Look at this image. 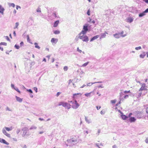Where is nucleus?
I'll list each match as a JSON object with an SVG mask.
<instances>
[{"mask_svg":"<svg viewBox=\"0 0 148 148\" xmlns=\"http://www.w3.org/2000/svg\"><path fill=\"white\" fill-rule=\"evenodd\" d=\"M78 138L79 137L78 136H72L70 139L67 140L68 144L69 145H72L74 144V143H76L77 142Z\"/></svg>","mask_w":148,"mask_h":148,"instance_id":"1","label":"nucleus"},{"mask_svg":"<svg viewBox=\"0 0 148 148\" xmlns=\"http://www.w3.org/2000/svg\"><path fill=\"white\" fill-rule=\"evenodd\" d=\"M5 129H3L2 130V132L7 137H10V134L6 132V130L8 131H11L12 129V127H10V128L8 127H5Z\"/></svg>","mask_w":148,"mask_h":148,"instance_id":"2","label":"nucleus"},{"mask_svg":"<svg viewBox=\"0 0 148 148\" xmlns=\"http://www.w3.org/2000/svg\"><path fill=\"white\" fill-rule=\"evenodd\" d=\"M85 34H82L80 35V33L79 34V39L82 40L84 42H87L88 40V37L85 35Z\"/></svg>","mask_w":148,"mask_h":148,"instance_id":"3","label":"nucleus"},{"mask_svg":"<svg viewBox=\"0 0 148 148\" xmlns=\"http://www.w3.org/2000/svg\"><path fill=\"white\" fill-rule=\"evenodd\" d=\"M70 102L72 103L71 107L74 109L77 108L79 106V104L76 100H75L74 102H73L72 101H71Z\"/></svg>","mask_w":148,"mask_h":148,"instance_id":"4","label":"nucleus"},{"mask_svg":"<svg viewBox=\"0 0 148 148\" xmlns=\"http://www.w3.org/2000/svg\"><path fill=\"white\" fill-rule=\"evenodd\" d=\"M58 105L59 106L62 105L63 106L68 109H69L71 108V105L66 102H60L59 103Z\"/></svg>","mask_w":148,"mask_h":148,"instance_id":"5","label":"nucleus"},{"mask_svg":"<svg viewBox=\"0 0 148 148\" xmlns=\"http://www.w3.org/2000/svg\"><path fill=\"white\" fill-rule=\"evenodd\" d=\"M83 30H82L80 33V35L82 34H86L87 31L88 30V25H84L83 28Z\"/></svg>","mask_w":148,"mask_h":148,"instance_id":"6","label":"nucleus"},{"mask_svg":"<svg viewBox=\"0 0 148 148\" xmlns=\"http://www.w3.org/2000/svg\"><path fill=\"white\" fill-rule=\"evenodd\" d=\"M82 95V94L80 93H75L73 95L72 97L75 100L79 98V97H81Z\"/></svg>","mask_w":148,"mask_h":148,"instance_id":"7","label":"nucleus"},{"mask_svg":"<svg viewBox=\"0 0 148 148\" xmlns=\"http://www.w3.org/2000/svg\"><path fill=\"white\" fill-rule=\"evenodd\" d=\"M146 87V84L145 83H143L142 84L141 87L140 88L139 91H142L143 90H146V89L145 88Z\"/></svg>","mask_w":148,"mask_h":148,"instance_id":"8","label":"nucleus"},{"mask_svg":"<svg viewBox=\"0 0 148 148\" xmlns=\"http://www.w3.org/2000/svg\"><path fill=\"white\" fill-rule=\"evenodd\" d=\"M58 41V39L57 38H52L51 42L52 43H56Z\"/></svg>","mask_w":148,"mask_h":148,"instance_id":"9","label":"nucleus"},{"mask_svg":"<svg viewBox=\"0 0 148 148\" xmlns=\"http://www.w3.org/2000/svg\"><path fill=\"white\" fill-rule=\"evenodd\" d=\"M5 10L4 8L1 5H0V13L2 14H3V12Z\"/></svg>","mask_w":148,"mask_h":148,"instance_id":"10","label":"nucleus"},{"mask_svg":"<svg viewBox=\"0 0 148 148\" xmlns=\"http://www.w3.org/2000/svg\"><path fill=\"white\" fill-rule=\"evenodd\" d=\"M16 100L17 101H18L19 102H22L23 101V99L20 98V97L16 96H15Z\"/></svg>","mask_w":148,"mask_h":148,"instance_id":"11","label":"nucleus"},{"mask_svg":"<svg viewBox=\"0 0 148 148\" xmlns=\"http://www.w3.org/2000/svg\"><path fill=\"white\" fill-rule=\"evenodd\" d=\"M129 120L130 122H135L136 120V119L134 117H132Z\"/></svg>","mask_w":148,"mask_h":148,"instance_id":"12","label":"nucleus"},{"mask_svg":"<svg viewBox=\"0 0 148 148\" xmlns=\"http://www.w3.org/2000/svg\"><path fill=\"white\" fill-rule=\"evenodd\" d=\"M59 22V21L57 20L55 22L54 24L53 27H56L57 26Z\"/></svg>","mask_w":148,"mask_h":148,"instance_id":"13","label":"nucleus"},{"mask_svg":"<svg viewBox=\"0 0 148 148\" xmlns=\"http://www.w3.org/2000/svg\"><path fill=\"white\" fill-rule=\"evenodd\" d=\"M136 114L137 116H140V117H138V118H140L141 117V112L138 111L136 112Z\"/></svg>","mask_w":148,"mask_h":148,"instance_id":"14","label":"nucleus"},{"mask_svg":"<svg viewBox=\"0 0 148 148\" xmlns=\"http://www.w3.org/2000/svg\"><path fill=\"white\" fill-rule=\"evenodd\" d=\"M99 37V35H97L96 36H95L93 37L91 39V40H90V41H92L93 40L96 39L98 38Z\"/></svg>","mask_w":148,"mask_h":148,"instance_id":"15","label":"nucleus"},{"mask_svg":"<svg viewBox=\"0 0 148 148\" xmlns=\"http://www.w3.org/2000/svg\"><path fill=\"white\" fill-rule=\"evenodd\" d=\"M121 116L123 120H125L128 117L125 115L122 114Z\"/></svg>","mask_w":148,"mask_h":148,"instance_id":"16","label":"nucleus"},{"mask_svg":"<svg viewBox=\"0 0 148 148\" xmlns=\"http://www.w3.org/2000/svg\"><path fill=\"white\" fill-rule=\"evenodd\" d=\"M119 34L120 33H119L118 34H115L114 35V36L116 38H119Z\"/></svg>","mask_w":148,"mask_h":148,"instance_id":"17","label":"nucleus"},{"mask_svg":"<svg viewBox=\"0 0 148 148\" xmlns=\"http://www.w3.org/2000/svg\"><path fill=\"white\" fill-rule=\"evenodd\" d=\"M96 145L99 148H101L100 146H103V145L101 143H100V144H99V143H97L96 144Z\"/></svg>","mask_w":148,"mask_h":148,"instance_id":"18","label":"nucleus"},{"mask_svg":"<svg viewBox=\"0 0 148 148\" xmlns=\"http://www.w3.org/2000/svg\"><path fill=\"white\" fill-rule=\"evenodd\" d=\"M145 56V53L144 52L143 54H140V58H143Z\"/></svg>","mask_w":148,"mask_h":148,"instance_id":"19","label":"nucleus"},{"mask_svg":"<svg viewBox=\"0 0 148 148\" xmlns=\"http://www.w3.org/2000/svg\"><path fill=\"white\" fill-rule=\"evenodd\" d=\"M34 45H35V47L36 48H37L39 49H40V47L38 45V44L37 43H35Z\"/></svg>","mask_w":148,"mask_h":148,"instance_id":"20","label":"nucleus"},{"mask_svg":"<svg viewBox=\"0 0 148 148\" xmlns=\"http://www.w3.org/2000/svg\"><path fill=\"white\" fill-rule=\"evenodd\" d=\"M2 143L6 144V145H9V144L8 142H6L4 139H3V141Z\"/></svg>","mask_w":148,"mask_h":148,"instance_id":"21","label":"nucleus"},{"mask_svg":"<svg viewBox=\"0 0 148 148\" xmlns=\"http://www.w3.org/2000/svg\"><path fill=\"white\" fill-rule=\"evenodd\" d=\"M91 93V92L88 93H87L85 94V95L87 97H90V93Z\"/></svg>","mask_w":148,"mask_h":148,"instance_id":"22","label":"nucleus"},{"mask_svg":"<svg viewBox=\"0 0 148 148\" xmlns=\"http://www.w3.org/2000/svg\"><path fill=\"white\" fill-rule=\"evenodd\" d=\"M145 13L144 12L142 13H140L139 15V17H142L143 16L145 15Z\"/></svg>","mask_w":148,"mask_h":148,"instance_id":"23","label":"nucleus"},{"mask_svg":"<svg viewBox=\"0 0 148 148\" xmlns=\"http://www.w3.org/2000/svg\"><path fill=\"white\" fill-rule=\"evenodd\" d=\"M7 45V43L5 42H1L0 43V45H3L6 46Z\"/></svg>","mask_w":148,"mask_h":148,"instance_id":"24","label":"nucleus"},{"mask_svg":"<svg viewBox=\"0 0 148 148\" xmlns=\"http://www.w3.org/2000/svg\"><path fill=\"white\" fill-rule=\"evenodd\" d=\"M54 33L55 34H58L60 33V32L58 30H56L54 32Z\"/></svg>","mask_w":148,"mask_h":148,"instance_id":"25","label":"nucleus"},{"mask_svg":"<svg viewBox=\"0 0 148 148\" xmlns=\"http://www.w3.org/2000/svg\"><path fill=\"white\" fill-rule=\"evenodd\" d=\"M18 25L19 23L18 22L16 23L15 24V27L14 28V29H15L16 28H17Z\"/></svg>","mask_w":148,"mask_h":148,"instance_id":"26","label":"nucleus"},{"mask_svg":"<svg viewBox=\"0 0 148 148\" xmlns=\"http://www.w3.org/2000/svg\"><path fill=\"white\" fill-rule=\"evenodd\" d=\"M88 63L89 62H87L85 63L82 65V66L83 67H85L88 65Z\"/></svg>","mask_w":148,"mask_h":148,"instance_id":"27","label":"nucleus"},{"mask_svg":"<svg viewBox=\"0 0 148 148\" xmlns=\"http://www.w3.org/2000/svg\"><path fill=\"white\" fill-rule=\"evenodd\" d=\"M9 5L10 6H12V7L13 8H14L15 7V5L13 3H10Z\"/></svg>","mask_w":148,"mask_h":148,"instance_id":"28","label":"nucleus"},{"mask_svg":"<svg viewBox=\"0 0 148 148\" xmlns=\"http://www.w3.org/2000/svg\"><path fill=\"white\" fill-rule=\"evenodd\" d=\"M14 89L18 92L20 93L21 92L17 88H14Z\"/></svg>","mask_w":148,"mask_h":148,"instance_id":"29","label":"nucleus"},{"mask_svg":"<svg viewBox=\"0 0 148 148\" xmlns=\"http://www.w3.org/2000/svg\"><path fill=\"white\" fill-rule=\"evenodd\" d=\"M14 47L17 49H19L20 48L19 46L17 45H15L14 46Z\"/></svg>","mask_w":148,"mask_h":148,"instance_id":"30","label":"nucleus"},{"mask_svg":"<svg viewBox=\"0 0 148 148\" xmlns=\"http://www.w3.org/2000/svg\"><path fill=\"white\" fill-rule=\"evenodd\" d=\"M64 71H67L68 69V67L67 66H65L64 67Z\"/></svg>","mask_w":148,"mask_h":148,"instance_id":"31","label":"nucleus"},{"mask_svg":"<svg viewBox=\"0 0 148 148\" xmlns=\"http://www.w3.org/2000/svg\"><path fill=\"white\" fill-rule=\"evenodd\" d=\"M93 83H88L87 84V86H91L93 84Z\"/></svg>","mask_w":148,"mask_h":148,"instance_id":"32","label":"nucleus"},{"mask_svg":"<svg viewBox=\"0 0 148 148\" xmlns=\"http://www.w3.org/2000/svg\"><path fill=\"white\" fill-rule=\"evenodd\" d=\"M116 101L115 100H112L111 101V103H112L113 104L115 103H116Z\"/></svg>","mask_w":148,"mask_h":148,"instance_id":"33","label":"nucleus"},{"mask_svg":"<svg viewBox=\"0 0 148 148\" xmlns=\"http://www.w3.org/2000/svg\"><path fill=\"white\" fill-rule=\"evenodd\" d=\"M141 49V47L140 46H139L138 47H136L135 48V49L136 50H138L139 49Z\"/></svg>","mask_w":148,"mask_h":148,"instance_id":"34","label":"nucleus"},{"mask_svg":"<svg viewBox=\"0 0 148 148\" xmlns=\"http://www.w3.org/2000/svg\"><path fill=\"white\" fill-rule=\"evenodd\" d=\"M106 36V34L105 33H104L101 35V38H105Z\"/></svg>","mask_w":148,"mask_h":148,"instance_id":"35","label":"nucleus"},{"mask_svg":"<svg viewBox=\"0 0 148 148\" xmlns=\"http://www.w3.org/2000/svg\"><path fill=\"white\" fill-rule=\"evenodd\" d=\"M27 41L28 42H30V39H29V35H27Z\"/></svg>","mask_w":148,"mask_h":148,"instance_id":"36","label":"nucleus"},{"mask_svg":"<svg viewBox=\"0 0 148 148\" xmlns=\"http://www.w3.org/2000/svg\"><path fill=\"white\" fill-rule=\"evenodd\" d=\"M128 21L131 23L133 21V19L132 18H130L128 19Z\"/></svg>","mask_w":148,"mask_h":148,"instance_id":"37","label":"nucleus"},{"mask_svg":"<svg viewBox=\"0 0 148 148\" xmlns=\"http://www.w3.org/2000/svg\"><path fill=\"white\" fill-rule=\"evenodd\" d=\"M77 51L80 53H81L82 52V51L81 50L79 49L78 47H77Z\"/></svg>","mask_w":148,"mask_h":148,"instance_id":"38","label":"nucleus"},{"mask_svg":"<svg viewBox=\"0 0 148 148\" xmlns=\"http://www.w3.org/2000/svg\"><path fill=\"white\" fill-rule=\"evenodd\" d=\"M87 14L88 15V16H90V10L89 9L88 11H87Z\"/></svg>","mask_w":148,"mask_h":148,"instance_id":"39","label":"nucleus"},{"mask_svg":"<svg viewBox=\"0 0 148 148\" xmlns=\"http://www.w3.org/2000/svg\"><path fill=\"white\" fill-rule=\"evenodd\" d=\"M124 92L125 93H130V90H128V91H125Z\"/></svg>","mask_w":148,"mask_h":148,"instance_id":"40","label":"nucleus"},{"mask_svg":"<svg viewBox=\"0 0 148 148\" xmlns=\"http://www.w3.org/2000/svg\"><path fill=\"white\" fill-rule=\"evenodd\" d=\"M20 46L22 47L23 46L24 43L23 42H21L20 43Z\"/></svg>","mask_w":148,"mask_h":148,"instance_id":"41","label":"nucleus"},{"mask_svg":"<svg viewBox=\"0 0 148 148\" xmlns=\"http://www.w3.org/2000/svg\"><path fill=\"white\" fill-rule=\"evenodd\" d=\"M123 31H122L120 33L119 35H121L123 37L125 36V35H122V34H123Z\"/></svg>","mask_w":148,"mask_h":148,"instance_id":"42","label":"nucleus"},{"mask_svg":"<svg viewBox=\"0 0 148 148\" xmlns=\"http://www.w3.org/2000/svg\"><path fill=\"white\" fill-rule=\"evenodd\" d=\"M21 7H20V6H18V5H17L16 7V9L17 10H18V9H21Z\"/></svg>","mask_w":148,"mask_h":148,"instance_id":"43","label":"nucleus"},{"mask_svg":"<svg viewBox=\"0 0 148 148\" xmlns=\"http://www.w3.org/2000/svg\"><path fill=\"white\" fill-rule=\"evenodd\" d=\"M61 93L60 92H58L56 94V96L57 97H58Z\"/></svg>","mask_w":148,"mask_h":148,"instance_id":"44","label":"nucleus"},{"mask_svg":"<svg viewBox=\"0 0 148 148\" xmlns=\"http://www.w3.org/2000/svg\"><path fill=\"white\" fill-rule=\"evenodd\" d=\"M69 84H70L72 82V80L71 79H69Z\"/></svg>","mask_w":148,"mask_h":148,"instance_id":"45","label":"nucleus"},{"mask_svg":"<svg viewBox=\"0 0 148 148\" xmlns=\"http://www.w3.org/2000/svg\"><path fill=\"white\" fill-rule=\"evenodd\" d=\"M129 97L128 95H126L124 97V98L125 99H126L127 98Z\"/></svg>","mask_w":148,"mask_h":148,"instance_id":"46","label":"nucleus"},{"mask_svg":"<svg viewBox=\"0 0 148 148\" xmlns=\"http://www.w3.org/2000/svg\"><path fill=\"white\" fill-rule=\"evenodd\" d=\"M3 139H4L0 138V142H1V143H2Z\"/></svg>","mask_w":148,"mask_h":148,"instance_id":"47","label":"nucleus"},{"mask_svg":"<svg viewBox=\"0 0 148 148\" xmlns=\"http://www.w3.org/2000/svg\"><path fill=\"white\" fill-rule=\"evenodd\" d=\"M144 12L147 13L148 12V8L146 9L144 11Z\"/></svg>","mask_w":148,"mask_h":148,"instance_id":"48","label":"nucleus"},{"mask_svg":"<svg viewBox=\"0 0 148 148\" xmlns=\"http://www.w3.org/2000/svg\"><path fill=\"white\" fill-rule=\"evenodd\" d=\"M145 142L147 143H148V138H147L145 140Z\"/></svg>","mask_w":148,"mask_h":148,"instance_id":"49","label":"nucleus"},{"mask_svg":"<svg viewBox=\"0 0 148 148\" xmlns=\"http://www.w3.org/2000/svg\"><path fill=\"white\" fill-rule=\"evenodd\" d=\"M37 12H40L41 10H40V9L39 8L37 10Z\"/></svg>","mask_w":148,"mask_h":148,"instance_id":"50","label":"nucleus"},{"mask_svg":"<svg viewBox=\"0 0 148 148\" xmlns=\"http://www.w3.org/2000/svg\"><path fill=\"white\" fill-rule=\"evenodd\" d=\"M96 108H97V109L98 110L101 107L100 106H96Z\"/></svg>","mask_w":148,"mask_h":148,"instance_id":"51","label":"nucleus"},{"mask_svg":"<svg viewBox=\"0 0 148 148\" xmlns=\"http://www.w3.org/2000/svg\"><path fill=\"white\" fill-rule=\"evenodd\" d=\"M34 90H35V91H36V92H37V88H36L34 87Z\"/></svg>","mask_w":148,"mask_h":148,"instance_id":"52","label":"nucleus"},{"mask_svg":"<svg viewBox=\"0 0 148 148\" xmlns=\"http://www.w3.org/2000/svg\"><path fill=\"white\" fill-rule=\"evenodd\" d=\"M28 91L29 92H30V93H32V90H31V89H29Z\"/></svg>","mask_w":148,"mask_h":148,"instance_id":"53","label":"nucleus"},{"mask_svg":"<svg viewBox=\"0 0 148 148\" xmlns=\"http://www.w3.org/2000/svg\"><path fill=\"white\" fill-rule=\"evenodd\" d=\"M16 10H14L13 12L14 14H15L16 13Z\"/></svg>","mask_w":148,"mask_h":148,"instance_id":"54","label":"nucleus"},{"mask_svg":"<svg viewBox=\"0 0 148 148\" xmlns=\"http://www.w3.org/2000/svg\"><path fill=\"white\" fill-rule=\"evenodd\" d=\"M1 50V51H3V48L1 47L0 46V50Z\"/></svg>","mask_w":148,"mask_h":148,"instance_id":"55","label":"nucleus"},{"mask_svg":"<svg viewBox=\"0 0 148 148\" xmlns=\"http://www.w3.org/2000/svg\"><path fill=\"white\" fill-rule=\"evenodd\" d=\"M86 86V85H85V84H84L81 87V88H83L84 87V86Z\"/></svg>","mask_w":148,"mask_h":148,"instance_id":"56","label":"nucleus"},{"mask_svg":"<svg viewBox=\"0 0 148 148\" xmlns=\"http://www.w3.org/2000/svg\"><path fill=\"white\" fill-rule=\"evenodd\" d=\"M43 61H45V62H46V59L45 58H44Z\"/></svg>","mask_w":148,"mask_h":148,"instance_id":"57","label":"nucleus"},{"mask_svg":"<svg viewBox=\"0 0 148 148\" xmlns=\"http://www.w3.org/2000/svg\"><path fill=\"white\" fill-rule=\"evenodd\" d=\"M13 34H14V35L15 36H16V34L15 31L14 32Z\"/></svg>","mask_w":148,"mask_h":148,"instance_id":"58","label":"nucleus"},{"mask_svg":"<svg viewBox=\"0 0 148 148\" xmlns=\"http://www.w3.org/2000/svg\"><path fill=\"white\" fill-rule=\"evenodd\" d=\"M43 132H43L42 131V132H40L39 133L40 134H42Z\"/></svg>","mask_w":148,"mask_h":148,"instance_id":"59","label":"nucleus"},{"mask_svg":"<svg viewBox=\"0 0 148 148\" xmlns=\"http://www.w3.org/2000/svg\"><path fill=\"white\" fill-rule=\"evenodd\" d=\"M11 86L12 87V88H14V85L12 84L11 85Z\"/></svg>","mask_w":148,"mask_h":148,"instance_id":"60","label":"nucleus"},{"mask_svg":"<svg viewBox=\"0 0 148 148\" xmlns=\"http://www.w3.org/2000/svg\"><path fill=\"white\" fill-rule=\"evenodd\" d=\"M92 23L94 24L95 23V21H92Z\"/></svg>","mask_w":148,"mask_h":148,"instance_id":"61","label":"nucleus"},{"mask_svg":"<svg viewBox=\"0 0 148 148\" xmlns=\"http://www.w3.org/2000/svg\"><path fill=\"white\" fill-rule=\"evenodd\" d=\"M85 132L87 134H88V131L87 130Z\"/></svg>","mask_w":148,"mask_h":148,"instance_id":"62","label":"nucleus"},{"mask_svg":"<svg viewBox=\"0 0 148 148\" xmlns=\"http://www.w3.org/2000/svg\"><path fill=\"white\" fill-rule=\"evenodd\" d=\"M148 81V79H145V82H147Z\"/></svg>","mask_w":148,"mask_h":148,"instance_id":"63","label":"nucleus"},{"mask_svg":"<svg viewBox=\"0 0 148 148\" xmlns=\"http://www.w3.org/2000/svg\"><path fill=\"white\" fill-rule=\"evenodd\" d=\"M54 15L55 16V17H57L56 14L55 13H54Z\"/></svg>","mask_w":148,"mask_h":148,"instance_id":"64","label":"nucleus"}]
</instances>
